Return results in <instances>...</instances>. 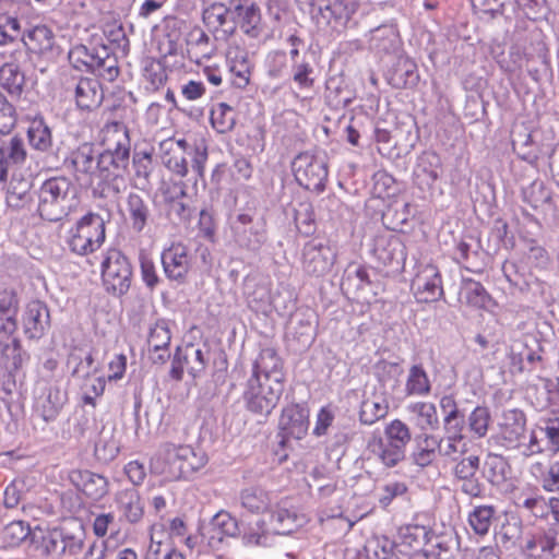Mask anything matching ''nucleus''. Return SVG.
I'll return each mask as SVG.
<instances>
[{"label":"nucleus","instance_id":"f257e3e1","mask_svg":"<svg viewBox=\"0 0 559 559\" xmlns=\"http://www.w3.org/2000/svg\"><path fill=\"white\" fill-rule=\"evenodd\" d=\"M106 148L99 154L100 181L108 182L115 193L126 188L124 176L130 164L131 142L128 128L121 122H112L105 129Z\"/></svg>","mask_w":559,"mask_h":559},{"label":"nucleus","instance_id":"f03ea898","mask_svg":"<svg viewBox=\"0 0 559 559\" xmlns=\"http://www.w3.org/2000/svg\"><path fill=\"white\" fill-rule=\"evenodd\" d=\"M207 456L202 450L188 444L162 443L151 459V468L155 474L168 479H180L192 475L205 466Z\"/></svg>","mask_w":559,"mask_h":559},{"label":"nucleus","instance_id":"7ed1b4c3","mask_svg":"<svg viewBox=\"0 0 559 559\" xmlns=\"http://www.w3.org/2000/svg\"><path fill=\"white\" fill-rule=\"evenodd\" d=\"M412 440L409 427L401 419H393L384 428V438L373 431L366 445L369 459H373L383 466H396L405 457V450Z\"/></svg>","mask_w":559,"mask_h":559},{"label":"nucleus","instance_id":"20e7f679","mask_svg":"<svg viewBox=\"0 0 559 559\" xmlns=\"http://www.w3.org/2000/svg\"><path fill=\"white\" fill-rule=\"evenodd\" d=\"M74 192L72 182L66 177H51L45 180L37 193L39 216L48 222L61 221L72 207Z\"/></svg>","mask_w":559,"mask_h":559},{"label":"nucleus","instance_id":"39448f33","mask_svg":"<svg viewBox=\"0 0 559 559\" xmlns=\"http://www.w3.org/2000/svg\"><path fill=\"white\" fill-rule=\"evenodd\" d=\"M359 7V0H318L311 3V21L319 34H341Z\"/></svg>","mask_w":559,"mask_h":559},{"label":"nucleus","instance_id":"423d86ee","mask_svg":"<svg viewBox=\"0 0 559 559\" xmlns=\"http://www.w3.org/2000/svg\"><path fill=\"white\" fill-rule=\"evenodd\" d=\"M162 162L171 173L185 177L188 174L189 160L191 168L202 176L207 159L205 147L189 144L185 139H167L160 143Z\"/></svg>","mask_w":559,"mask_h":559},{"label":"nucleus","instance_id":"0eeeda50","mask_svg":"<svg viewBox=\"0 0 559 559\" xmlns=\"http://www.w3.org/2000/svg\"><path fill=\"white\" fill-rule=\"evenodd\" d=\"M106 239L104 218L96 213L81 217L69 231L68 247L74 254L87 255L97 251Z\"/></svg>","mask_w":559,"mask_h":559},{"label":"nucleus","instance_id":"6e6552de","mask_svg":"<svg viewBox=\"0 0 559 559\" xmlns=\"http://www.w3.org/2000/svg\"><path fill=\"white\" fill-rule=\"evenodd\" d=\"M283 391L284 383H272L258 376H250L246 382L242 399L250 413L267 417L276 407Z\"/></svg>","mask_w":559,"mask_h":559},{"label":"nucleus","instance_id":"1a4fd4ad","mask_svg":"<svg viewBox=\"0 0 559 559\" xmlns=\"http://www.w3.org/2000/svg\"><path fill=\"white\" fill-rule=\"evenodd\" d=\"M132 265L129 259L117 249H110L102 262V280L105 289L114 296L128 293L132 283Z\"/></svg>","mask_w":559,"mask_h":559},{"label":"nucleus","instance_id":"9d476101","mask_svg":"<svg viewBox=\"0 0 559 559\" xmlns=\"http://www.w3.org/2000/svg\"><path fill=\"white\" fill-rule=\"evenodd\" d=\"M231 239L241 249L258 252L266 241L265 224L248 213H237L229 218Z\"/></svg>","mask_w":559,"mask_h":559},{"label":"nucleus","instance_id":"9b49d317","mask_svg":"<svg viewBox=\"0 0 559 559\" xmlns=\"http://www.w3.org/2000/svg\"><path fill=\"white\" fill-rule=\"evenodd\" d=\"M211 349L205 343L203 344H186L183 347H178L171 364L169 371L170 377L174 380H181L185 369L193 378L201 376L210 360Z\"/></svg>","mask_w":559,"mask_h":559},{"label":"nucleus","instance_id":"f8f14e48","mask_svg":"<svg viewBox=\"0 0 559 559\" xmlns=\"http://www.w3.org/2000/svg\"><path fill=\"white\" fill-rule=\"evenodd\" d=\"M292 168L299 186L317 192L324 190L328 167L322 158L310 153H300L293 160Z\"/></svg>","mask_w":559,"mask_h":559},{"label":"nucleus","instance_id":"ddd939ff","mask_svg":"<svg viewBox=\"0 0 559 559\" xmlns=\"http://www.w3.org/2000/svg\"><path fill=\"white\" fill-rule=\"evenodd\" d=\"M230 9L231 0L203 2L202 22L215 39L228 40L235 35V22Z\"/></svg>","mask_w":559,"mask_h":559},{"label":"nucleus","instance_id":"4468645a","mask_svg":"<svg viewBox=\"0 0 559 559\" xmlns=\"http://www.w3.org/2000/svg\"><path fill=\"white\" fill-rule=\"evenodd\" d=\"M480 468L478 455H468L459 460L453 468V483L457 490L471 499L485 498V485L480 481L477 473Z\"/></svg>","mask_w":559,"mask_h":559},{"label":"nucleus","instance_id":"2eb2a0df","mask_svg":"<svg viewBox=\"0 0 559 559\" xmlns=\"http://www.w3.org/2000/svg\"><path fill=\"white\" fill-rule=\"evenodd\" d=\"M335 252L322 240L311 239L301 250L302 270L310 276H323L335 262Z\"/></svg>","mask_w":559,"mask_h":559},{"label":"nucleus","instance_id":"dca6fc26","mask_svg":"<svg viewBox=\"0 0 559 559\" xmlns=\"http://www.w3.org/2000/svg\"><path fill=\"white\" fill-rule=\"evenodd\" d=\"M74 170L78 180L92 183L94 179L100 181L99 154H96L93 144L83 143L71 152L67 158Z\"/></svg>","mask_w":559,"mask_h":559},{"label":"nucleus","instance_id":"f3484780","mask_svg":"<svg viewBox=\"0 0 559 559\" xmlns=\"http://www.w3.org/2000/svg\"><path fill=\"white\" fill-rule=\"evenodd\" d=\"M235 32L239 27L247 36L258 38L262 33L261 10L254 0H231Z\"/></svg>","mask_w":559,"mask_h":559},{"label":"nucleus","instance_id":"a211bd4d","mask_svg":"<svg viewBox=\"0 0 559 559\" xmlns=\"http://www.w3.org/2000/svg\"><path fill=\"white\" fill-rule=\"evenodd\" d=\"M500 437L508 449L520 448L526 435V415L520 408L504 409L498 424Z\"/></svg>","mask_w":559,"mask_h":559},{"label":"nucleus","instance_id":"6ab92c4d","mask_svg":"<svg viewBox=\"0 0 559 559\" xmlns=\"http://www.w3.org/2000/svg\"><path fill=\"white\" fill-rule=\"evenodd\" d=\"M412 288L420 302L438 300L443 295L438 269L432 264L423 266L413 280Z\"/></svg>","mask_w":559,"mask_h":559},{"label":"nucleus","instance_id":"aec40b11","mask_svg":"<svg viewBox=\"0 0 559 559\" xmlns=\"http://www.w3.org/2000/svg\"><path fill=\"white\" fill-rule=\"evenodd\" d=\"M278 427L284 438L302 439L309 428V411L299 404L286 406L282 411Z\"/></svg>","mask_w":559,"mask_h":559},{"label":"nucleus","instance_id":"412c9836","mask_svg":"<svg viewBox=\"0 0 559 559\" xmlns=\"http://www.w3.org/2000/svg\"><path fill=\"white\" fill-rule=\"evenodd\" d=\"M67 401V392L58 386H46L35 396L34 412L46 423L53 421Z\"/></svg>","mask_w":559,"mask_h":559},{"label":"nucleus","instance_id":"4be33fe9","mask_svg":"<svg viewBox=\"0 0 559 559\" xmlns=\"http://www.w3.org/2000/svg\"><path fill=\"white\" fill-rule=\"evenodd\" d=\"M69 479L86 497L95 501L109 492L108 479L88 469H73L69 474Z\"/></svg>","mask_w":559,"mask_h":559},{"label":"nucleus","instance_id":"5701e85b","mask_svg":"<svg viewBox=\"0 0 559 559\" xmlns=\"http://www.w3.org/2000/svg\"><path fill=\"white\" fill-rule=\"evenodd\" d=\"M162 264L169 280L182 282L190 269L188 248L180 243H173L162 252Z\"/></svg>","mask_w":559,"mask_h":559},{"label":"nucleus","instance_id":"b1692460","mask_svg":"<svg viewBox=\"0 0 559 559\" xmlns=\"http://www.w3.org/2000/svg\"><path fill=\"white\" fill-rule=\"evenodd\" d=\"M22 57L21 50H14L10 59L0 67V86L13 98H19L25 86V75L19 64Z\"/></svg>","mask_w":559,"mask_h":559},{"label":"nucleus","instance_id":"393cba45","mask_svg":"<svg viewBox=\"0 0 559 559\" xmlns=\"http://www.w3.org/2000/svg\"><path fill=\"white\" fill-rule=\"evenodd\" d=\"M272 383H284L283 362L274 348H262L252 368V374Z\"/></svg>","mask_w":559,"mask_h":559},{"label":"nucleus","instance_id":"a878e982","mask_svg":"<svg viewBox=\"0 0 559 559\" xmlns=\"http://www.w3.org/2000/svg\"><path fill=\"white\" fill-rule=\"evenodd\" d=\"M27 159V150L22 138L14 135L0 140V182H4L9 168L22 166Z\"/></svg>","mask_w":559,"mask_h":559},{"label":"nucleus","instance_id":"bb28decb","mask_svg":"<svg viewBox=\"0 0 559 559\" xmlns=\"http://www.w3.org/2000/svg\"><path fill=\"white\" fill-rule=\"evenodd\" d=\"M523 550L532 557L559 558V531L549 530L528 536Z\"/></svg>","mask_w":559,"mask_h":559},{"label":"nucleus","instance_id":"cd10ccee","mask_svg":"<svg viewBox=\"0 0 559 559\" xmlns=\"http://www.w3.org/2000/svg\"><path fill=\"white\" fill-rule=\"evenodd\" d=\"M463 430L464 426L443 428L444 435L436 436L439 456L456 463L459 457L467 452V442Z\"/></svg>","mask_w":559,"mask_h":559},{"label":"nucleus","instance_id":"c85d7f7f","mask_svg":"<svg viewBox=\"0 0 559 559\" xmlns=\"http://www.w3.org/2000/svg\"><path fill=\"white\" fill-rule=\"evenodd\" d=\"M24 332L29 338H40L50 325L49 310L39 300L31 301L24 313Z\"/></svg>","mask_w":559,"mask_h":559},{"label":"nucleus","instance_id":"c756f323","mask_svg":"<svg viewBox=\"0 0 559 559\" xmlns=\"http://www.w3.org/2000/svg\"><path fill=\"white\" fill-rule=\"evenodd\" d=\"M374 255L383 265H404L406 260L405 246L397 236L379 237L374 245Z\"/></svg>","mask_w":559,"mask_h":559},{"label":"nucleus","instance_id":"7c9ffc66","mask_svg":"<svg viewBox=\"0 0 559 559\" xmlns=\"http://www.w3.org/2000/svg\"><path fill=\"white\" fill-rule=\"evenodd\" d=\"M17 311L19 300L15 293L7 289L0 292V343L15 333Z\"/></svg>","mask_w":559,"mask_h":559},{"label":"nucleus","instance_id":"2f4dec72","mask_svg":"<svg viewBox=\"0 0 559 559\" xmlns=\"http://www.w3.org/2000/svg\"><path fill=\"white\" fill-rule=\"evenodd\" d=\"M483 476L497 488H507L512 469L508 461L499 454L489 453L483 464Z\"/></svg>","mask_w":559,"mask_h":559},{"label":"nucleus","instance_id":"473e14b6","mask_svg":"<svg viewBox=\"0 0 559 559\" xmlns=\"http://www.w3.org/2000/svg\"><path fill=\"white\" fill-rule=\"evenodd\" d=\"M287 502H278L275 507H271V530L274 535L289 534L295 527L302 524V516H299L294 510L287 508Z\"/></svg>","mask_w":559,"mask_h":559},{"label":"nucleus","instance_id":"72a5a7b5","mask_svg":"<svg viewBox=\"0 0 559 559\" xmlns=\"http://www.w3.org/2000/svg\"><path fill=\"white\" fill-rule=\"evenodd\" d=\"M119 512L129 523H138L144 514V506L136 489H123L116 495Z\"/></svg>","mask_w":559,"mask_h":559},{"label":"nucleus","instance_id":"f704fd0d","mask_svg":"<svg viewBox=\"0 0 559 559\" xmlns=\"http://www.w3.org/2000/svg\"><path fill=\"white\" fill-rule=\"evenodd\" d=\"M97 80L81 78L75 85V103L82 110H93L103 102V92Z\"/></svg>","mask_w":559,"mask_h":559},{"label":"nucleus","instance_id":"c9c22d12","mask_svg":"<svg viewBox=\"0 0 559 559\" xmlns=\"http://www.w3.org/2000/svg\"><path fill=\"white\" fill-rule=\"evenodd\" d=\"M126 210L132 230L138 234L142 233L152 217L147 202L138 193H129L126 200Z\"/></svg>","mask_w":559,"mask_h":559},{"label":"nucleus","instance_id":"e433bc0d","mask_svg":"<svg viewBox=\"0 0 559 559\" xmlns=\"http://www.w3.org/2000/svg\"><path fill=\"white\" fill-rule=\"evenodd\" d=\"M405 409L421 430L437 429L439 427L437 407L433 403L413 402L407 404Z\"/></svg>","mask_w":559,"mask_h":559},{"label":"nucleus","instance_id":"4c0bfd02","mask_svg":"<svg viewBox=\"0 0 559 559\" xmlns=\"http://www.w3.org/2000/svg\"><path fill=\"white\" fill-rule=\"evenodd\" d=\"M31 188L32 185L27 179L13 177L7 189V205L14 211L27 207L33 201Z\"/></svg>","mask_w":559,"mask_h":559},{"label":"nucleus","instance_id":"58836bf2","mask_svg":"<svg viewBox=\"0 0 559 559\" xmlns=\"http://www.w3.org/2000/svg\"><path fill=\"white\" fill-rule=\"evenodd\" d=\"M187 52L191 61L199 63L202 59H209L215 51V46L210 36L201 28H194L187 39Z\"/></svg>","mask_w":559,"mask_h":559},{"label":"nucleus","instance_id":"ea45409f","mask_svg":"<svg viewBox=\"0 0 559 559\" xmlns=\"http://www.w3.org/2000/svg\"><path fill=\"white\" fill-rule=\"evenodd\" d=\"M530 473L544 490L548 492L559 491V461L535 462L531 465Z\"/></svg>","mask_w":559,"mask_h":559},{"label":"nucleus","instance_id":"a19ab883","mask_svg":"<svg viewBox=\"0 0 559 559\" xmlns=\"http://www.w3.org/2000/svg\"><path fill=\"white\" fill-rule=\"evenodd\" d=\"M239 500L241 507L251 513L265 512L273 506L272 495L261 487L245 488Z\"/></svg>","mask_w":559,"mask_h":559},{"label":"nucleus","instance_id":"79ce46f5","mask_svg":"<svg viewBox=\"0 0 559 559\" xmlns=\"http://www.w3.org/2000/svg\"><path fill=\"white\" fill-rule=\"evenodd\" d=\"M27 140L31 147L37 152L46 153L51 148V130L41 117L32 120L27 129Z\"/></svg>","mask_w":559,"mask_h":559},{"label":"nucleus","instance_id":"37998d69","mask_svg":"<svg viewBox=\"0 0 559 559\" xmlns=\"http://www.w3.org/2000/svg\"><path fill=\"white\" fill-rule=\"evenodd\" d=\"M240 535L246 546H269L274 534L271 527L265 526L264 521L257 520L253 523L241 524Z\"/></svg>","mask_w":559,"mask_h":559},{"label":"nucleus","instance_id":"c03bdc74","mask_svg":"<svg viewBox=\"0 0 559 559\" xmlns=\"http://www.w3.org/2000/svg\"><path fill=\"white\" fill-rule=\"evenodd\" d=\"M100 48L103 46L75 45L69 51V61L76 70L92 73Z\"/></svg>","mask_w":559,"mask_h":559},{"label":"nucleus","instance_id":"a18cd8bd","mask_svg":"<svg viewBox=\"0 0 559 559\" xmlns=\"http://www.w3.org/2000/svg\"><path fill=\"white\" fill-rule=\"evenodd\" d=\"M24 44L34 52L51 50L55 44L53 32L46 25H36L23 36Z\"/></svg>","mask_w":559,"mask_h":559},{"label":"nucleus","instance_id":"49530a36","mask_svg":"<svg viewBox=\"0 0 559 559\" xmlns=\"http://www.w3.org/2000/svg\"><path fill=\"white\" fill-rule=\"evenodd\" d=\"M431 392V382L423 365H413L407 374L405 393L408 396H427Z\"/></svg>","mask_w":559,"mask_h":559},{"label":"nucleus","instance_id":"de8ad7c7","mask_svg":"<svg viewBox=\"0 0 559 559\" xmlns=\"http://www.w3.org/2000/svg\"><path fill=\"white\" fill-rule=\"evenodd\" d=\"M2 345V356L7 360V368L10 372H17L28 361V354L22 349L21 343L15 337H4Z\"/></svg>","mask_w":559,"mask_h":559},{"label":"nucleus","instance_id":"09e8293b","mask_svg":"<svg viewBox=\"0 0 559 559\" xmlns=\"http://www.w3.org/2000/svg\"><path fill=\"white\" fill-rule=\"evenodd\" d=\"M186 188L183 183H174L164 191V199L168 204V214L176 216L180 221L190 217V210L183 202Z\"/></svg>","mask_w":559,"mask_h":559},{"label":"nucleus","instance_id":"8fccbe9b","mask_svg":"<svg viewBox=\"0 0 559 559\" xmlns=\"http://www.w3.org/2000/svg\"><path fill=\"white\" fill-rule=\"evenodd\" d=\"M437 456H439V450L435 435H425L412 453L414 464L420 467L431 465Z\"/></svg>","mask_w":559,"mask_h":559},{"label":"nucleus","instance_id":"3c124183","mask_svg":"<svg viewBox=\"0 0 559 559\" xmlns=\"http://www.w3.org/2000/svg\"><path fill=\"white\" fill-rule=\"evenodd\" d=\"M211 124L218 133L230 132L236 124V114L231 106L226 103L216 104L210 114Z\"/></svg>","mask_w":559,"mask_h":559},{"label":"nucleus","instance_id":"603ef678","mask_svg":"<svg viewBox=\"0 0 559 559\" xmlns=\"http://www.w3.org/2000/svg\"><path fill=\"white\" fill-rule=\"evenodd\" d=\"M389 411V404L385 399H366L361 402L359 411V421L362 425H373L384 418Z\"/></svg>","mask_w":559,"mask_h":559},{"label":"nucleus","instance_id":"864d4df0","mask_svg":"<svg viewBox=\"0 0 559 559\" xmlns=\"http://www.w3.org/2000/svg\"><path fill=\"white\" fill-rule=\"evenodd\" d=\"M92 73L108 82H112L118 78L119 68L117 57L107 46H103V48H100L97 56L96 67Z\"/></svg>","mask_w":559,"mask_h":559},{"label":"nucleus","instance_id":"5fc2aeb1","mask_svg":"<svg viewBox=\"0 0 559 559\" xmlns=\"http://www.w3.org/2000/svg\"><path fill=\"white\" fill-rule=\"evenodd\" d=\"M535 426L546 444L547 452H559V417H543Z\"/></svg>","mask_w":559,"mask_h":559},{"label":"nucleus","instance_id":"6e6d98bb","mask_svg":"<svg viewBox=\"0 0 559 559\" xmlns=\"http://www.w3.org/2000/svg\"><path fill=\"white\" fill-rule=\"evenodd\" d=\"M496 513L493 506H478L468 514V523L475 534L485 536L488 534Z\"/></svg>","mask_w":559,"mask_h":559},{"label":"nucleus","instance_id":"4d7b16f0","mask_svg":"<svg viewBox=\"0 0 559 559\" xmlns=\"http://www.w3.org/2000/svg\"><path fill=\"white\" fill-rule=\"evenodd\" d=\"M418 79L416 64L409 59H400L391 79V84L395 87L414 86Z\"/></svg>","mask_w":559,"mask_h":559},{"label":"nucleus","instance_id":"13d9d810","mask_svg":"<svg viewBox=\"0 0 559 559\" xmlns=\"http://www.w3.org/2000/svg\"><path fill=\"white\" fill-rule=\"evenodd\" d=\"M399 39V34L393 25H382L371 31L370 44L379 51H390L394 49Z\"/></svg>","mask_w":559,"mask_h":559},{"label":"nucleus","instance_id":"bf43d9fd","mask_svg":"<svg viewBox=\"0 0 559 559\" xmlns=\"http://www.w3.org/2000/svg\"><path fill=\"white\" fill-rule=\"evenodd\" d=\"M69 364H74L72 376L78 380L88 379L99 371V365L95 364L92 353H86L84 356L73 353L70 355Z\"/></svg>","mask_w":559,"mask_h":559},{"label":"nucleus","instance_id":"052dcab7","mask_svg":"<svg viewBox=\"0 0 559 559\" xmlns=\"http://www.w3.org/2000/svg\"><path fill=\"white\" fill-rule=\"evenodd\" d=\"M462 296L466 304L476 308H486L491 300L485 287L474 280H466L464 282Z\"/></svg>","mask_w":559,"mask_h":559},{"label":"nucleus","instance_id":"680f3d73","mask_svg":"<svg viewBox=\"0 0 559 559\" xmlns=\"http://www.w3.org/2000/svg\"><path fill=\"white\" fill-rule=\"evenodd\" d=\"M439 406L443 414V428L464 426V415L459 409L453 394L442 395Z\"/></svg>","mask_w":559,"mask_h":559},{"label":"nucleus","instance_id":"e2e57ef3","mask_svg":"<svg viewBox=\"0 0 559 559\" xmlns=\"http://www.w3.org/2000/svg\"><path fill=\"white\" fill-rule=\"evenodd\" d=\"M211 527L219 539L223 536L236 537L240 535L239 523L228 512L221 511L215 514L211 521Z\"/></svg>","mask_w":559,"mask_h":559},{"label":"nucleus","instance_id":"0e129e2a","mask_svg":"<svg viewBox=\"0 0 559 559\" xmlns=\"http://www.w3.org/2000/svg\"><path fill=\"white\" fill-rule=\"evenodd\" d=\"M491 416L485 406L475 407L467 417L468 430L478 439L484 438L489 428Z\"/></svg>","mask_w":559,"mask_h":559},{"label":"nucleus","instance_id":"69168bd1","mask_svg":"<svg viewBox=\"0 0 559 559\" xmlns=\"http://www.w3.org/2000/svg\"><path fill=\"white\" fill-rule=\"evenodd\" d=\"M31 534L29 525L23 521H13L5 525L1 536L5 547H16Z\"/></svg>","mask_w":559,"mask_h":559},{"label":"nucleus","instance_id":"338daca9","mask_svg":"<svg viewBox=\"0 0 559 559\" xmlns=\"http://www.w3.org/2000/svg\"><path fill=\"white\" fill-rule=\"evenodd\" d=\"M292 73L293 81L299 88H311L313 86L314 69L305 57L292 62Z\"/></svg>","mask_w":559,"mask_h":559},{"label":"nucleus","instance_id":"774afa93","mask_svg":"<svg viewBox=\"0 0 559 559\" xmlns=\"http://www.w3.org/2000/svg\"><path fill=\"white\" fill-rule=\"evenodd\" d=\"M266 73L272 79H281L287 74L288 59L283 50L270 51L264 61Z\"/></svg>","mask_w":559,"mask_h":559}]
</instances>
